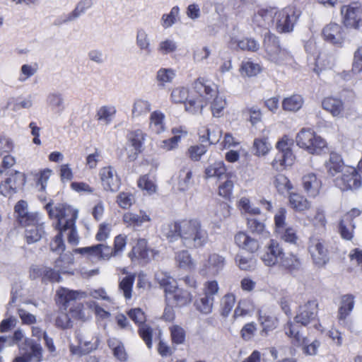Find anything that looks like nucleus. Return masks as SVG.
Here are the masks:
<instances>
[{
    "label": "nucleus",
    "mask_w": 362,
    "mask_h": 362,
    "mask_svg": "<svg viewBox=\"0 0 362 362\" xmlns=\"http://www.w3.org/2000/svg\"><path fill=\"white\" fill-rule=\"evenodd\" d=\"M288 201L291 207L296 211H303L311 206V203L298 193H289Z\"/></svg>",
    "instance_id": "473e14b6"
},
{
    "label": "nucleus",
    "mask_w": 362,
    "mask_h": 362,
    "mask_svg": "<svg viewBox=\"0 0 362 362\" xmlns=\"http://www.w3.org/2000/svg\"><path fill=\"white\" fill-rule=\"evenodd\" d=\"M98 344L99 339L98 337H93L91 339L87 340L78 337V344H70L69 351L72 355L81 356L96 350Z\"/></svg>",
    "instance_id": "412c9836"
},
{
    "label": "nucleus",
    "mask_w": 362,
    "mask_h": 362,
    "mask_svg": "<svg viewBox=\"0 0 362 362\" xmlns=\"http://www.w3.org/2000/svg\"><path fill=\"white\" fill-rule=\"evenodd\" d=\"M226 169L223 161H216L209 164L204 169V177L220 178L226 174Z\"/></svg>",
    "instance_id": "c9c22d12"
},
{
    "label": "nucleus",
    "mask_w": 362,
    "mask_h": 362,
    "mask_svg": "<svg viewBox=\"0 0 362 362\" xmlns=\"http://www.w3.org/2000/svg\"><path fill=\"white\" fill-rule=\"evenodd\" d=\"M46 103L48 107L55 113L60 114L64 109V100L60 93H50L47 96Z\"/></svg>",
    "instance_id": "c756f323"
},
{
    "label": "nucleus",
    "mask_w": 362,
    "mask_h": 362,
    "mask_svg": "<svg viewBox=\"0 0 362 362\" xmlns=\"http://www.w3.org/2000/svg\"><path fill=\"white\" fill-rule=\"evenodd\" d=\"M238 46L243 50L256 52L259 48V44L253 38H245L238 42Z\"/></svg>",
    "instance_id": "774afa93"
},
{
    "label": "nucleus",
    "mask_w": 362,
    "mask_h": 362,
    "mask_svg": "<svg viewBox=\"0 0 362 362\" xmlns=\"http://www.w3.org/2000/svg\"><path fill=\"white\" fill-rule=\"evenodd\" d=\"M26 182V178L23 173L16 171L4 182L0 185V192L4 196L11 195L22 189Z\"/></svg>",
    "instance_id": "dca6fc26"
},
{
    "label": "nucleus",
    "mask_w": 362,
    "mask_h": 362,
    "mask_svg": "<svg viewBox=\"0 0 362 362\" xmlns=\"http://www.w3.org/2000/svg\"><path fill=\"white\" fill-rule=\"evenodd\" d=\"M155 279L160 286L164 288L165 293L168 292L167 288L177 284L175 280L168 272L163 271L157 272L155 274Z\"/></svg>",
    "instance_id": "603ef678"
},
{
    "label": "nucleus",
    "mask_w": 362,
    "mask_h": 362,
    "mask_svg": "<svg viewBox=\"0 0 362 362\" xmlns=\"http://www.w3.org/2000/svg\"><path fill=\"white\" fill-rule=\"evenodd\" d=\"M274 29L279 33H287L293 31L298 16L293 8L282 10L276 8Z\"/></svg>",
    "instance_id": "6e6552de"
},
{
    "label": "nucleus",
    "mask_w": 362,
    "mask_h": 362,
    "mask_svg": "<svg viewBox=\"0 0 362 362\" xmlns=\"http://www.w3.org/2000/svg\"><path fill=\"white\" fill-rule=\"evenodd\" d=\"M322 36L325 41L334 45L341 46L346 33L343 27L336 23H330L322 29Z\"/></svg>",
    "instance_id": "f3484780"
},
{
    "label": "nucleus",
    "mask_w": 362,
    "mask_h": 362,
    "mask_svg": "<svg viewBox=\"0 0 362 362\" xmlns=\"http://www.w3.org/2000/svg\"><path fill=\"white\" fill-rule=\"evenodd\" d=\"M175 77V72L172 69L161 68L157 71L156 80L162 86L165 83H171Z\"/></svg>",
    "instance_id": "13d9d810"
},
{
    "label": "nucleus",
    "mask_w": 362,
    "mask_h": 362,
    "mask_svg": "<svg viewBox=\"0 0 362 362\" xmlns=\"http://www.w3.org/2000/svg\"><path fill=\"white\" fill-rule=\"evenodd\" d=\"M316 134L311 129H303L296 136V143L298 146L303 148H310L312 144V139H315ZM314 150L315 148H312Z\"/></svg>",
    "instance_id": "37998d69"
},
{
    "label": "nucleus",
    "mask_w": 362,
    "mask_h": 362,
    "mask_svg": "<svg viewBox=\"0 0 362 362\" xmlns=\"http://www.w3.org/2000/svg\"><path fill=\"white\" fill-rule=\"evenodd\" d=\"M161 233L170 242L180 239L188 248L202 247L209 240L207 230L197 218L165 223L161 227Z\"/></svg>",
    "instance_id": "f257e3e1"
},
{
    "label": "nucleus",
    "mask_w": 362,
    "mask_h": 362,
    "mask_svg": "<svg viewBox=\"0 0 362 362\" xmlns=\"http://www.w3.org/2000/svg\"><path fill=\"white\" fill-rule=\"evenodd\" d=\"M271 144L266 136L259 137L255 139L253 143V151L255 154L260 156L268 153L271 149Z\"/></svg>",
    "instance_id": "de8ad7c7"
},
{
    "label": "nucleus",
    "mask_w": 362,
    "mask_h": 362,
    "mask_svg": "<svg viewBox=\"0 0 362 362\" xmlns=\"http://www.w3.org/2000/svg\"><path fill=\"white\" fill-rule=\"evenodd\" d=\"M57 294L60 299V302L67 308L71 303L77 299L82 298L85 296V293L69 290L66 288H61L57 292Z\"/></svg>",
    "instance_id": "c85d7f7f"
},
{
    "label": "nucleus",
    "mask_w": 362,
    "mask_h": 362,
    "mask_svg": "<svg viewBox=\"0 0 362 362\" xmlns=\"http://www.w3.org/2000/svg\"><path fill=\"white\" fill-rule=\"evenodd\" d=\"M205 132H206V136L205 135L201 136L202 142L209 141L210 144H216L219 141L222 134V131L219 128L213 130L207 128Z\"/></svg>",
    "instance_id": "0e129e2a"
},
{
    "label": "nucleus",
    "mask_w": 362,
    "mask_h": 362,
    "mask_svg": "<svg viewBox=\"0 0 362 362\" xmlns=\"http://www.w3.org/2000/svg\"><path fill=\"white\" fill-rule=\"evenodd\" d=\"M214 302V297L203 294L195 301L197 309L203 314H209L212 312Z\"/></svg>",
    "instance_id": "c03bdc74"
},
{
    "label": "nucleus",
    "mask_w": 362,
    "mask_h": 362,
    "mask_svg": "<svg viewBox=\"0 0 362 362\" xmlns=\"http://www.w3.org/2000/svg\"><path fill=\"white\" fill-rule=\"evenodd\" d=\"M20 356L14 358L13 362H41L42 360V348L33 339L25 338L23 344H19Z\"/></svg>",
    "instance_id": "0eeeda50"
},
{
    "label": "nucleus",
    "mask_w": 362,
    "mask_h": 362,
    "mask_svg": "<svg viewBox=\"0 0 362 362\" xmlns=\"http://www.w3.org/2000/svg\"><path fill=\"white\" fill-rule=\"evenodd\" d=\"M351 215H344L339 223V232L341 237L347 240H351L354 236V224L351 219Z\"/></svg>",
    "instance_id": "2f4dec72"
},
{
    "label": "nucleus",
    "mask_w": 362,
    "mask_h": 362,
    "mask_svg": "<svg viewBox=\"0 0 362 362\" xmlns=\"http://www.w3.org/2000/svg\"><path fill=\"white\" fill-rule=\"evenodd\" d=\"M136 45L141 52H144L146 56H150L153 52L151 40L146 30L143 28L136 30Z\"/></svg>",
    "instance_id": "bb28decb"
},
{
    "label": "nucleus",
    "mask_w": 362,
    "mask_h": 362,
    "mask_svg": "<svg viewBox=\"0 0 362 362\" xmlns=\"http://www.w3.org/2000/svg\"><path fill=\"white\" fill-rule=\"evenodd\" d=\"M322 107L332 116H339L344 110L343 102L335 98H326L322 101Z\"/></svg>",
    "instance_id": "f704fd0d"
},
{
    "label": "nucleus",
    "mask_w": 362,
    "mask_h": 362,
    "mask_svg": "<svg viewBox=\"0 0 362 362\" xmlns=\"http://www.w3.org/2000/svg\"><path fill=\"white\" fill-rule=\"evenodd\" d=\"M224 266L225 258L214 253L209 256L208 259L201 269L200 273L203 276H215L223 269Z\"/></svg>",
    "instance_id": "aec40b11"
},
{
    "label": "nucleus",
    "mask_w": 362,
    "mask_h": 362,
    "mask_svg": "<svg viewBox=\"0 0 362 362\" xmlns=\"http://www.w3.org/2000/svg\"><path fill=\"white\" fill-rule=\"evenodd\" d=\"M235 303V297L232 293L226 294L221 300L220 314L222 317H226L230 313Z\"/></svg>",
    "instance_id": "8fccbe9b"
},
{
    "label": "nucleus",
    "mask_w": 362,
    "mask_h": 362,
    "mask_svg": "<svg viewBox=\"0 0 362 362\" xmlns=\"http://www.w3.org/2000/svg\"><path fill=\"white\" fill-rule=\"evenodd\" d=\"M165 115L159 110L153 111L151 114L149 128L152 132L159 134L165 131Z\"/></svg>",
    "instance_id": "7c9ffc66"
},
{
    "label": "nucleus",
    "mask_w": 362,
    "mask_h": 362,
    "mask_svg": "<svg viewBox=\"0 0 362 362\" xmlns=\"http://www.w3.org/2000/svg\"><path fill=\"white\" fill-rule=\"evenodd\" d=\"M238 206L240 210L245 213H247L252 215H258L261 213L260 209L257 206H252L250 201L246 197H242L240 199Z\"/></svg>",
    "instance_id": "69168bd1"
},
{
    "label": "nucleus",
    "mask_w": 362,
    "mask_h": 362,
    "mask_svg": "<svg viewBox=\"0 0 362 362\" xmlns=\"http://www.w3.org/2000/svg\"><path fill=\"white\" fill-rule=\"evenodd\" d=\"M98 175L105 191L115 193L119 189L122 184L121 178L112 166L107 165L101 168Z\"/></svg>",
    "instance_id": "f8f14e48"
},
{
    "label": "nucleus",
    "mask_w": 362,
    "mask_h": 362,
    "mask_svg": "<svg viewBox=\"0 0 362 362\" xmlns=\"http://www.w3.org/2000/svg\"><path fill=\"white\" fill-rule=\"evenodd\" d=\"M193 165L190 162H183L181 165L177 180V189L180 192L187 191L193 184L192 180Z\"/></svg>",
    "instance_id": "5701e85b"
},
{
    "label": "nucleus",
    "mask_w": 362,
    "mask_h": 362,
    "mask_svg": "<svg viewBox=\"0 0 362 362\" xmlns=\"http://www.w3.org/2000/svg\"><path fill=\"white\" fill-rule=\"evenodd\" d=\"M138 332L141 338L144 341L148 349H151L153 336L152 328L146 324L141 325L139 326Z\"/></svg>",
    "instance_id": "052dcab7"
},
{
    "label": "nucleus",
    "mask_w": 362,
    "mask_h": 362,
    "mask_svg": "<svg viewBox=\"0 0 362 362\" xmlns=\"http://www.w3.org/2000/svg\"><path fill=\"white\" fill-rule=\"evenodd\" d=\"M311 148L315 149L306 148L305 150L312 154H320L327 148V142L321 136L316 134L315 139H312Z\"/></svg>",
    "instance_id": "e2e57ef3"
},
{
    "label": "nucleus",
    "mask_w": 362,
    "mask_h": 362,
    "mask_svg": "<svg viewBox=\"0 0 362 362\" xmlns=\"http://www.w3.org/2000/svg\"><path fill=\"white\" fill-rule=\"evenodd\" d=\"M194 91L199 95L197 100H189L186 105V110L191 113L202 112L203 107L211 100V112L214 117H219L226 105V100L217 95L216 86L211 81L198 78L193 84Z\"/></svg>",
    "instance_id": "f03ea898"
},
{
    "label": "nucleus",
    "mask_w": 362,
    "mask_h": 362,
    "mask_svg": "<svg viewBox=\"0 0 362 362\" xmlns=\"http://www.w3.org/2000/svg\"><path fill=\"white\" fill-rule=\"evenodd\" d=\"M93 6V0H80L71 12V17L77 19Z\"/></svg>",
    "instance_id": "680f3d73"
},
{
    "label": "nucleus",
    "mask_w": 362,
    "mask_h": 362,
    "mask_svg": "<svg viewBox=\"0 0 362 362\" xmlns=\"http://www.w3.org/2000/svg\"><path fill=\"white\" fill-rule=\"evenodd\" d=\"M303 104V99L300 95H293L283 100L284 110L291 112H296L300 110Z\"/></svg>",
    "instance_id": "a18cd8bd"
},
{
    "label": "nucleus",
    "mask_w": 362,
    "mask_h": 362,
    "mask_svg": "<svg viewBox=\"0 0 362 362\" xmlns=\"http://www.w3.org/2000/svg\"><path fill=\"white\" fill-rule=\"evenodd\" d=\"M284 256V251L279 243L271 240L265 247L264 251L261 255V259L265 265L272 267L277 264Z\"/></svg>",
    "instance_id": "a211bd4d"
},
{
    "label": "nucleus",
    "mask_w": 362,
    "mask_h": 362,
    "mask_svg": "<svg viewBox=\"0 0 362 362\" xmlns=\"http://www.w3.org/2000/svg\"><path fill=\"white\" fill-rule=\"evenodd\" d=\"M180 13V8L177 6H173L169 13H165L161 17V25L164 28H169L176 23L177 18Z\"/></svg>",
    "instance_id": "5fc2aeb1"
},
{
    "label": "nucleus",
    "mask_w": 362,
    "mask_h": 362,
    "mask_svg": "<svg viewBox=\"0 0 362 362\" xmlns=\"http://www.w3.org/2000/svg\"><path fill=\"white\" fill-rule=\"evenodd\" d=\"M264 43L270 61L277 64H285L291 62V55L286 49L280 47L279 41L274 35L269 34L266 36Z\"/></svg>",
    "instance_id": "39448f33"
},
{
    "label": "nucleus",
    "mask_w": 362,
    "mask_h": 362,
    "mask_svg": "<svg viewBox=\"0 0 362 362\" xmlns=\"http://www.w3.org/2000/svg\"><path fill=\"white\" fill-rule=\"evenodd\" d=\"M259 321L262 327L261 334L264 336L276 329L278 325V320L275 317L267 315L262 311H259Z\"/></svg>",
    "instance_id": "72a5a7b5"
},
{
    "label": "nucleus",
    "mask_w": 362,
    "mask_h": 362,
    "mask_svg": "<svg viewBox=\"0 0 362 362\" xmlns=\"http://www.w3.org/2000/svg\"><path fill=\"white\" fill-rule=\"evenodd\" d=\"M284 330L286 334L294 339L297 344L303 346V349L304 354L309 356H313L317 354V349L320 345V341L315 340L308 344V340L300 334V330L296 324L291 322L290 320L288 321L284 326Z\"/></svg>",
    "instance_id": "1a4fd4ad"
},
{
    "label": "nucleus",
    "mask_w": 362,
    "mask_h": 362,
    "mask_svg": "<svg viewBox=\"0 0 362 362\" xmlns=\"http://www.w3.org/2000/svg\"><path fill=\"white\" fill-rule=\"evenodd\" d=\"M308 248L315 265L322 267L328 262V250L322 238L317 236L310 237Z\"/></svg>",
    "instance_id": "9b49d317"
},
{
    "label": "nucleus",
    "mask_w": 362,
    "mask_h": 362,
    "mask_svg": "<svg viewBox=\"0 0 362 362\" xmlns=\"http://www.w3.org/2000/svg\"><path fill=\"white\" fill-rule=\"evenodd\" d=\"M286 209H279V210L277 211L274 216L275 230L276 233L282 231V230H284V228L289 227V226H288V223L286 222Z\"/></svg>",
    "instance_id": "bf43d9fd"
},
{
    "label": "nucleus",
    "mask_w": 362,
    "mask_h": 362,
    "mask_svg": "<svg viewBox=\"0 0 362 362\" xmlns=\"http://www.w3.org/2000/svg\"><path fill=\"white\" fill-rule=\"evenodd\" d=\"M117 202L120 207L128 209L134 202V197L129 192H120L117 197Z\"/></svg>",
    "instance_id": "338daca9"
},
{
    "label": "nucleus",
    "mask_w": 362,
    "mask_h": 362,
    "mask_svg": "<svg viewBox=\"0 0 362 362\" xmlns=\"http://www.w3.org/2000/svg\"><path fill=\"white\" fill-rule=\"evenodd\" d=\"M166 299L176 306L182 307L190 303L192 295L187 290L179 288L177 284L167 288Z\"/></svg>",
    "instance_id": "6ab92c4d"
},
{
    "label": "nucleus",
    "mask_w": 362,
    "mask_h": 362,
    "mask_svg": "<svg viewBox=\"0 0 362 362\" xmlns=\"http://www.w3.org/2000/svg\"><path fill=\"white\" fill-rule=\"evenodd\" d=\"M334 183L342 191L356 189L361 185V176L356 168L348 167L340 177L334 180Z\"/></svg>",
    "instance_id": "ddd939ff"
},
{
    "label": "nucleus",
    "mask_w": 362,
    "mask_h": 362,
    "mask_svg": "<svg viewBox=\"0 0 362 362\" xmlns=\"http://www.w3.org/2000/svg\"><path fill=\"white\" fill-rule=\"evenodd\" d=\"M274 185L279 193L281 194L288 193L293 189V185L290 180L282 174H279L275 177Z\"/></svg>",
    "instance_id": "3c124183"
},
{
    "label": "nucleus",
    "mask_w": 362,
    "mask_h": 362,
    "mask_svg": "<svg viewBox=\"0 0 362 362\" xmlns=\"http://www.w3.org/2000/svg\"><path fill=\"white\" fill-rule=\"evenodd\" d=\"M177 45L175 41L170 38L161 40L158 45V52L163 55L171 54L177 50Z\"/></svg>",
    "instance_id": "4d7b16f0"
},
{
    "label": "nucleus",
    "mask_w": 362,
    "mask_h": 362,
    "mask_svg": "<svg viewBox=\"0 0 362 362\" xmlns=\"http://www.w3.org/2000/svg\"><path fill=\"white\" fill-rule=\"evenodd\" d=\"M73 252L87 256L88 257L97 258L98 259H109L111 257L116 256L113 248L103 243L76 248Z\"/></svg>",
    "instance_id": "4468645a"
},
{
    "label": "nucleus",
    "mask_w": 362,
    "mask_h": 362,
    "mask_svg": "<svg viewBox=\"0 0 362 362\" xmlns=\"http://www.w3.org/2000/svg\"><path fill=\"white\" fill-rule=\"evenodd\" d=\"M341 13L346 27L357 29L362 25L361 8L357 3L343 6Z\"/></svg>",
    "instance_id": "2eb2a0df"
},
{
    "label": "nucleus",
    "mask_w": 362,
    "mask_h": 362,
    "mask_svg": "<svg viewBox=\"0 0 362 362\" xmlns=\"http://www.w3.org/2000/svg\"><path fill=\"white\" fill-rule=\"evenodd\" d=\"M354 298L352 295H344L341 298L339 308V319L344 320L354 308Z\"/></svg>",
    "instance_id": "a19ab883"
},
{
    "label": "nucleus",
    "mask_w": 362,
    "mask_h": 362,
    "mask_svg": "<svg viewBox=\"0 0 362 362\" xmlns=\"http://www.w3.org/2000/svg\"><path fill=\"white\" fill-rule=\"evenodd\" d=\"M189 96V91L187 88L183 87L176 88L173 90L170 98L171 100L175 103H185V105L187 104V100ZM190 100H194V98H190Z\"/></svg>",
    "instance_id": "6e6d98bb"
},
{
    "label": "nucleus",
    "mask_w": 362,
    "mask_h": 362,
    "mask_svg": "<svg viewBox=\"0 0 362 362\" xmlns=\"http://www.w3.org/2000/svg\"><path fill=\"white\" fill-rule=\"evenodd\" d=\"M145 134L141 129H136L127 134V144L136 148L143 150V144L145 140Z\"/></svg>",
    "instance_id": "09e8293b"
},
{
    "label": "nucleus",
    "mask_w": 362,
    "mask_h": 362,
    "mask_svg": "<svg viewBox=\"0 0 362 362\" xmlns=\"http://www.w3.org/2000/svg\"><path fill=\"white\" fill-rule=\"evenodd\" d=\"M45 235L44 222L33 226V228L25 229V236L28 244L39 241Z\"/></svg>",
    "instance_id": "ea45409f"
},
{
    "label": "nucleus",
    "mask_w": 362,
    "mask_h": 362,
    "mask_svg": "<svg viewBox=\"0 0 362 362\" xmlns=\"http://www.w3.org/2000/svg\"><path fill=\"white\" fill-rule=\"evenodd\" d=\"M235 244L243 250L250 252H255L259 248V242L254 238L248 235L245 232H239L235 235Z\"/></svg>",
    "instance_id": "393cba45"
},
{
    "label": "nucleus",
    "mask_w": 362,
    "mask_h": 362,
    "mask_svg": "<svg viewBox=\"0 0 362 362\" xmlns=\"http://www.w3.org/2000/svg\"><path fill=\"white\" fill-rule=\"evenodd\" d=\"M151 221L150 215L143 210H140L138 213L129 211L123 215L124 223L127 226L134 230H139L140 227L150 223Z\"/></svg>",
    "instance_id": "4be33fe9"
},
{
    "label": "nucleus",
    "mask_w": 362,
    "mask_h": 362,
    "mask_svg": "<svg viewBox=\"0 0 362 362\" xmlns=\"http://www.w3.org/2000/svg\"><path fill=\"white\" fill-rule=\"evenodd\" d=\"M53 202L51 200L45 206V209L50 218H57L56 228L62 232V234L68 231V242L71 245H77L79 242L78 235L75 226V222L78 217V211L64 204H57L52 207Z\"/></svg>",
    "instance_id": "7ed1b4c3"
},
{
    "label": "nucleus",
    "mask_w": 362,
    "mask_h": 362,
    "mask_svg": "<svg viewBox=\"0 0 362 362\" xmlns=\"http://www.w3.org/2000/svg\"><path fill=\"white\" fill-rule=\"evenodd\" d=\"M280 265L289 273H293L300 269L301 262L300 259L293 254H288L287 256L284 255L280 261Z\"/></svg>",
    "instance_id": "e433bc0d"
},
{
    "label": "nucleus",
    "mask_w": 362,
    "mask_h": 362,
    "mask_svg": "<svg viewBox=\"0 0 362 362\" xmlns=\"http://www.w3.org/2000/svg\"><path fill=\"white\" fill-rule=\"evenodd\" d=\"M135 280L134 274H129L124 277L119 283V290L123 293L126 300L132 298V287Z\"/></svg>",
    "instance_id": "49530a36"
},
{
    "label": "nucleus",
    "mask_w": 362,
    "mask_h": 362,
    "mask_svg": "<svg viewBox=\"0 0 362 362\" xmlns=\"http://www.w3.org/2000/svg\"><path fill=\"white\" fill-rule=\"evenodd\" d=\"M151 110V104L149 101L141 98L136 99L132 105V117H139L147 115Z\"/></svg>",
    "instance_id": "4c0bfd02"
},
{
    "label": "nucleus",
    "mask_w": 362,
    "mask_h": 362,
    "mask_svg": "<svg viewBox=\"0 0 362 362\" xmlns=\"http://www.w3.org/2000/svg\"><path fill=\"white\" fill-rule=\"evenodd\" d=\"M74 258L71 253L61 254L54 262V268L62 274H72L69 271V267L74 264Z\"/></svg>",
    "instance_id": "58836bf2"
},
{
    "label": "nucleus",
    "mask_w": 362,
    "mask_h": 362,
    "mask_svg": "<svg viewBox=\"0 0 362 362\" xmlns=\"http://www.w3.org/2000/svg\"><path fill=\"white\" fill-rule=\"evenodd\" d=\"M291 145L292 140L286 136L277 142L276 148L279 153L272 163V167L277 171H281L293 164L294 156L291 149Z\"/></svg>",
    "instance_id": "423d86ee"
},
{
    "label": "nucleus",
    "mask_w": 362,
    "mask_h": 362,
    "mask_svg": "<svg viewBox=\"0 0 362 362\" xmlns=\"http://www.w3.org/2000/svg\"><path fill=\"white\" fill-rule=\"evenodd\" d=\"M302 183L305 192L310 197L315 198L319 195L322 182L315 173L305 175L302 178Z\"/></svg>",
    "instance_id": "b1692460"
},
{
    "label": "nucleus",
    "mask_w": 362,
    "mask_h": 362,
    "mask_svg": "<svg viewBox=\"0 0 362 362\" xmlns=\"http://www.w3.org/2000/svg\"><path fill=\"white\" fill-rule=\"evenodd\" d=\"M150 253L153 258L158 254V252L154 250H149L147 247V241L146 239H139L136 245L133 247L132 254L137 259H143L148 262L151 259Z\"/></svg>",
    "instance_id": "a878e982"
},
{
    "label": "nucleus",
    "mask_w": 362,
    "mask_h": 362,
    "mask_svg": "<svg viewBox=\"0 0 362 362\" xmlns=\"http://www.w3.org/2000/svg\"><path fill=\"white\" fill-rule=\"evenodd\" d=\"M317 313L318 303L317 300H308L306 303L298 307L293 323L296 324L298 329V324L304 327L313 324L314 327L317 330L322 331L320 329L321 325L318 323ZM291 322H292V321Z\"/></svg>",
    "instance_id": "20e7f679"
},
{
    "label": "nucleus",
    "mask_w": 362,
    "mask_h": 362,
    "mask_svg": "<svg viewBox=\"0 0 362 362\" xmlns=\"http://www.w3.org/2000/svg\"><path fill=\"white\" fill-rule=\"evenodd\" d=\"M116 114V108L113 105H103L100 107L96 113V118L105 125L110 124L113 117Z\"/></svg>",
    "instance_id": "79ce46f5"
},
{
    "label": "nucleus",
    "mask_w": 362,
    "mask_h": 362,
    "mask_svg": "<svg viewBox=\"0 0 362 362\" xmlns=\"http://www.w3.org/2000/svg\"><path fill=\"white\" fill-rule=\"evenodd\" d=\"M14 209L18 222L25 229L33 228V226L44 222L42 215L38 212L28 211V204L25 201L18 202Z\"/></svg>",
    "instance_id": "9d476101"
},
{
    "label": "nucleus",
    "mask_w": 362,
    "mask_h": 362,
    "mask_svg": "<svg viewBox=\"0 0 362 362\" xmlns=\"http://www.w3.org/2000/svg\"><path fill=\"white\" fill-rule=\"evenodd\" d=\"M247 226L249 231L252 234L262 235L265 236L268 235L264 223L255 218H247Z\"/></svg>",
    "instance_id": "864d4df0"
},
{
    "label": "nucleus",
    "mask_w": 362,
    "mask_h": 362,
    "mask_svg": "<svg viewBox=\"0 0 362 362\" xmlns=\"http://www.w3.org/2000/svg\"><path fill=\"white\" fill-rule=\"evenodd\" d=\"M325 165L330 176H335L337 173H343L344 170L341 157L337 153H330L329 160L325 162Z\"/></svg>",
    "instance_id": "cd10ccee"
}]
</instances>
